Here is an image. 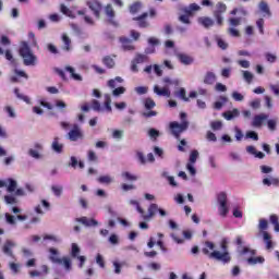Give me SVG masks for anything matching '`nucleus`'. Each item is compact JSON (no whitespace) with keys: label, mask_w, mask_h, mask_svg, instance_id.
Returning a JSON list of instances; mask_svg holds the SVG:
<instances>
[{"label":"nucleus","mask_w":279,"mask_h":279,"mask_svg":"<svg viewBox=\"0 0 279 279\" xmlns=\"http://www.w3.org/2000/svg\"><path fill=\"white\" fill-rule=\"evenodd\" d=\"M178 60L181 62V64H184L185 66H189L195 62V59L186 53L179 52L177 53Z\"/></svg>","instance_id":"11"},{"label":"nucleus","mask_w":279,"mask_h":279,"mask_svg":"<svg viewBox=\"0 0 279 279\" xmlns=\"http://www.w3.org/2000/svg\"><path fill=\"white\" fill-rule=\"evenodd\" d=\"M51 191L56 197H60L62 195L63 187L61 185H52Z\"/></svg>","instance_id":"39"},{"label":"nucleus","mask_w":279,"mask_h":279,"mask_svg":"<svg viewBox=\"0 0 279 279\" xmlns=\"http://www.w3.org/2000/svg\"><path fill=\"white\" fill-rule=\"evenodd\" d=\"M216 43L219 49H222V51H226V49H228V43L223 40L221 37L216 36Z\"/></svg>","instance_id":"35"},{"label":"nucleus","mask_w":279,"mask_h":279,"mask_svg":"<svg viewBox=\"0 0 279 279\" xmlns=\"http://www.w3.org/2000/svg\"><path fill=\"white\" fill-rule=\"evenodd\" d=\"M197 158H199V151L192 150L190 154V159L187 163L195 165L197 162Z\"/></svg>","instance_id":"34"},{"label":"nucleus","mask_w":279,"mask_h":279,"mask_svg":"<svg viewBox=\"0 0 279 279\" xmlns=\"http://www.w3.org/2000/svg\"><path fill=\"white\" fill-rule=\"evenodd\" d=\"M87 5L89 10H92V12L94 13V16H96V19H100L101 10H104V5L101 4V2L97 0H92L87 2Z\"/></svg>","instance_id":"8"},{"label":"nucleus","mask_w":279,"mask_h":279,"mask_svg":"<svg viewBox=\"0 0 279 279\" xmlns=\"http://www.w3.org/2000/svg\"><path fill=\"white\" fill-rule=\"evenodd\" d=\"M147 213L148 214H146V216H143L144 221H149L150 219H154V217H156V213H159L161 217H167V211L162 208H159L158 204L156 203H151L148 206Z\"/></svg>","instance_id":"4"},{"label":"nucleus","mask_w":279,"mask_h":279,"mask_svg":"<svg viewBox=\"0 0 279 279\" xmlns=\"http://www.w3.org/2000/svg\"><path fill=\"white\" fill-rule=\"evenodd\" d=\"M124 93H125V87H123V86L114 88L112 90L113 97H119L120 95H123Z\"/></svg>","instance_id":"55"},{"label":"nucleus","mask_w":279,"mask_h":279,"mask_svg":"<svg viewBox=\"0 0 279 279\" xmlns=\"http://www.w3.org/2000/svg\"><path fill=\"white\" fill-rule=\"evenodd\" d=\"M179 21L184 25H191V19L189 17V14L180 15Z\"/></svg>","instance_id":"56"},{"label":"nucleus","mask_w":279,"mask_h":279,"mask_svg":"<svg viewBox=\"0 0 279 279\" xmlns=\"http://www.w3.org/2000/svg\"><path fill=\"white\" fill-rule=\"evenodd\" d=\"M4 202L7 204H16V198L14 196H11V195H5L4 196Z\"/></svg>","instance_id":"64"},{"label":"nucleus","mask_w":279,"mask_h":279,"mask_svg":"<svg viewBox=\"0 0 279 279\" xmlns=\"http://www.w3.org/2000/svg\"><path fill=\"white\" fill-rule=\"evenodd\" d=\"M92 110H94L95 112H101V104L99 102V100H92Z\"/></svg>","instance_id":"48"},{"label":"nucleus","mask_w":279,"mask_h":279,"mask_svg":"<svg viewBox=\"0 0 279 279\" xmlns=\"http://www.w3.org/2000/svg\"><path fill=\"white\" fill-rule=\"evenodd\" d=\"M147 16H149V13L144 12L140 16L133 17V21H136L137 26L141 29H145V28L149 27V23L147 21Z\"/></svg>","instance_id":"10"},{"label":"nucleus","mask_w":279,"mask_h":279,"mask_svg":"<svg viewBox=\"0 0 279 279\" xmlns=\"http://www.w3.org/2000/svg\"><path fill=\"white\" fill-rule=\"evenodd\" d=\"M259 11L264 14V16H271V11L269 10V4L262 0L259 2Z\"/></svg>","instance_id":"21"},{"label":"nucleus","mask_w":279,"mask_h":279,"mask_svg":"<svg viewBox=\"0 0 279 279\" xmlns=\"http://www.w3.org/2000/svg\"><path fill=\"white\" fill-rule=\"evenodd\" d=\"M204 84L207 86H213L217 82V75L214 72H207L204 76Z\"/></svg>","instance_id":"16"},{"label":"nucleus","mask_w":279,"mask_h":279,"mask_svg":"<svg viewBox=\"0 0 279 279\" xmlns=\"http://www.w3.org/2000/svg\"><path fill=\"white\" fill-rule=\"evenodd\" d=\"M210 128L214 131L221 130V128H223V123L221 121H213L210 123Z\"/></svg>","instance_id":"53"},{"label":"nucleus","mask_w":279,"mask_h":279,"mask_svg":"<svg viewBox=\"0 0 279 279\" xmlns=\"http://www.w3.org/2000/svg\"><path fill=\"white\" fill-rule=\"evenodd\" d=\"M250 106L253 110H258V108H260V99H254L251 101Z\"/></svg>","instance_id":"62"},{"label":"nucleus","mask_w":279,"mask_h":279,"mask_svg":"<svg viewBox=\"0 0 279 279\" xmlns=\"http://www.w3.org/2000/svg\"><path fill=\"white\" fill-rule=\"evenodd\" d=\"M256 26L258 27V29H259V34H265V20H263V19H258L257 21H256Z\"/></svg>","instance_id":"49"},{"label":"nucleus","mask_w":279,"mask_h":279,"mask_svg":"<svg viewBox=\"0 0 279 279\" xmlns=\"http://www.w3.org/2000/svg\"><path fill=\"white\" fill-rule=\"evenodd\" d=\"M130 204H131V206L136 207V210H137V213H140L142 219H143V216H146L145 209H143V207H141V204L138 203V201L131 199Z\"/></svg>","instance_id":"30"},{"label":"nucleus","mask_w":279,"mask_h":279,"mask_svg":"<svg viewBox=\"0 0 279 279\" xmlns=\"http://www.w3.org/2000/svg\"><path fill=\"white\" fill-rule=\"evenodd\" d=\"M39 150H36L34 148H31L28 150V156H31L32 158H36L37 160L40 158V153H38Z\"/></svg>","instance_id":"59"},{"label":"nucleus","mask_w":279,"mask_h":279,"mask_svg":"<svg viewBox=\"0 0 279 279\" xmlns=\"http://www.w3.org/2000/svg\"><path fill=\"white\" fill-rule=\"evenodd\" d=\"M0 45H2V47H10L12 45V41L10 40V38L5 35H2L0 37Z\"/></svg>","instance_id":"43"},{"label":"nucleus","mask_w":279,"mask_h":279,"mask_svg":"<svg viewBox=\"0 0 279 279\" xmlns=\"http://www.w3.org/2000/svg\"><path fill=\"white\" fill-rule=\"evenodd\" d=\"M76 221L78 223H82L86 228H95V227L99 226V222L97 220L88 219L87 217L76 218Z\"/></svg>","instance_id":"12"},{"label":"nucleus","mask_w":279,"mask_h":279,"mask_svg":"<svg viewBox=\"0 0 279 279\" xmlns=\"http://www.w3.org/2000/svg\"><path fill=\"white\" fill-rule=\"evenodd\" d=\"M123 51H134L136 48L132 45V41L128 37H120Z\"/></svg>","instance_id":"14"},{"label":"nucleus","mask_w":279,"mask_h":279,"mask_svg":"<svg viewBox=\"0 0 279 279\" xmlns=\"http://www.w3.org/2000/svg\"><path fill=\"white\" fill-rule=\"evenodd\" d=\"M20 56L23 58V63L25 66H35L38 60L36 54H34L32 51V48H29L27 41L22 43V46L20 47Z\"/></svg>","instance_id":"2"},{"label":"nucleus","mask_w":279,"mask_h":279,"mask_svg":"<svg viewBox=\"0 0 279 279\" xmlns=\"http://www.w3.org/2000/svg\"><path fill=\"white\" fill-rule=\"evenodd\" d=\"M220 247L222 250V253L219 251H208V248H203L202 252L205 254V256H208V258H211L214 260H220V263H223V265H228L230 260H232V256H230V252H228V240L223 239L220 243Z\"/></svg>","instance_id":"1"},{"label":"nucleus","mask_w":279,"mask_h":279,"mask_svg":"<svg viewBox=\"0 0 279 279\" xmlns=\"http://www.w3.org/2000/svg\"><path fill=\"white\" fill-rule=\"evenodd\" d=\"M228 10V7L223 2H218L216 4V10L214 11V17L216 19L217 25L221 26L223 25V14H226V11Z\"/></svg>","instance_id":"5"},{"label":"nucleus","mask_w":279,"mask_h":279,"mask_svg":"<svg viewBox=\"0 0 279 279\" xmlns=\"http://www.w3.org/2000/svg\"><path fill=\"white\" fill-rule=\"evenodd\" d=\"M154 93L159 97H171V92L167 87L160 88L158 85H155Z\"/></svg>","instance_id":"17"},{"label":"nucleus","mask_w":279,"mask_h":279,"mask_svg":"<svg viewBox=\"0 0 279 279\" xmlns=\"http://www.w3.org/2000/svg\"><path fill=\"white\" fill-rule=\"evenodd\" d=\"M14 94L16 95L17 99H22V101H25V104H29L31 102L29 98L27 96L21 94L19 88L14 89Z\"/></svg>","instance_id":"40"},{"label":"nucleus","mask_w":279,"mask_h":279,"mask_svg":"<svg viewBox=\"0 0 279 279\" xmlns=\"http://www.w3.org/2000/svg\"><path fill=\"white\" fill-rule=\"evenodd\" d=\"M265 58H266L267 62H270V64H274V62H276V60H278V57H276V54H274L271 52H267L265 54Z\"/></svg>","instance_id":"54"},{"label":"nucleus","mask_w":279,"mask_h":279,"mask_svg":"<svg viewBox=\"0 0 279 279\" xmlns=\"http://www.w3.org/2000/svg\"><path fill=\"white\" fill-rule=\"evenodd\" d=\"M3 54H4L5 60L11 62V64H16V60H14V56H12V51L5 50V53H4L3 48L0 47V56H3Z\"/></svg>","instance_id":"22"},{"label":"nucleus","mask_w":279,"mask_h":279,"mask_svg":"<svg viewBox=\"0 0 279 279\" xmlns=\"http://www.w3.org/2000/svg\"><path fill=\"white\" fill-rule=\"evenodd\" d=\"M4 217H5V221H7V223H9V226H16V218L14 216L7 213L4 215Z\"/></svg>","instance_id":"42"},{"label":"nucleus","mask_w":279,"mask_h":279,"mask_svg":"<svg viewBox=\"0 0 279 279\" xmlns=\"http://www.w3.org/2000/svg\"><path fill=\"white\" fill-rule=\"evenodd\" d=\"M47 49L50 53H53L54 56L59 53L58 48L53 44H48Z\"/></svg>","instance_id":"63"},{"label":"nucleus","mask_w":279,"mask_h":279,"mask_svg":"<svg viewBox=\"0 0 279 279\" xmlns=\"http://www.w3.org/2000/svg\"><path fill=\"white\" fill-rule=\"evenodd\" d=\"M96 263L99 265V267H101V269L106 267V262L104 260V256H101V254L96 256Z\"/></svg>","instance_id":"57"},{"label":"nucleus","mask_w":279,"mask_h":279,"mask_svg":"<svg viewBox=\"0 0 279 279\" xmlns=\"http://www.w3.org/2000/svg\"><path fill=\"white\" fill-rule=\"evenodd\" d=\"M122 178L125 180V182H136L138 180V177L136 174H132L131 172H122Z\"/></svg>","instance_id":"27"},{"label":"nucleus","mask_w":279,"mask_h":279,"mask_svg":"<svg viewBox=\"0 0 279 279\" xmlns=\"http://www.w3.org/2000/svg\"><path fill=\"white\" fill-rule=\"evenodd\" d=\"M133 61L136 64H143V62H147V56L146 54H136V57Z\"/></svg>","instance_id":"46"},{"label":"nucleus","mask_w":279,"mask_h":279,"mask_svg":"<svg viewBox=\"0 0 279 279\" xmlns=\"http://www.w3.org/2000/svg\"><path fill=\"white\" fill-rule=\"evenodd\" d=\"M147 90L148 88L146 86L135 87V93H137V95H147Z\"/></svg>","instance_id":"58"},{"label":"nucleus","mask_w":279,"mask_h":279,"mask_svg":"<svg viewBox=\"0 0 279 279\" xmlns=\"http://www.w3.org/2000/svg\"><path fill=\"white\" fill-rule=\"evenodd\" d=\"M144 107L146 110H154V108H156V101L151 98H146L144 100Z\"/></svg>","instance_id":"32"},{"label":"nucleus","mask_w":279,"mask_h":279,"mask_svg":"<svg viewBox=\"0 0 279 279\" xmlns=\"http://www.w3.org/2000/svg\"><path fill=\"white\" fill-rule=\"evenodd\" d=\"M62 43H63V50L64 51H71V38L69 37V35L63 34L62 35Z\"/></svg>","instance_id":"28"},{"label":"nucleus","mask_w":279,"mask_h":279,"mask_svg":"<svg viewBox=\"0 0 279 279\" xmlns=\"http://www.w3.org/2000/svg\"><path fill=\"white\" fill-rule=\"evenodd\" d=\"M71 256L72 258H77V256H80V246L75 243H72Z\"/></svg>","instance_id":"44"},{"label":"nucleus","mask_w":279,"mask_h":279,"mask_svg":"<svg viewBox=\"0 0 279 279\" xmlns=\"http://www.w3.org/2000/svg\"><path fill=\"white\" fill-rule=\"evenodd\" d=\"M105 14L108 19L107 21L109 25H113V27H119V22L114 20L117 13L114 12V8H112V4H107L105 7Z\"/></svg>","instance_id":"7"},{"label":"nucleus","mask_w":279,"mask_h":279,"mask_svg":"<svg viewBox=\"0 0 279 279\" xmlns=\"http://www.w3.org/2000/svg\"><path fill=\"white\" fill-rule=\"evenodd\" d=\"M61 260H62V264H61V265H63V267H64L68 271H71V258H69V257H63V258H61Z\"/></svg>","instance_id":"52"},{"label":"nucleus","mask_w":279,"mask_h":279,"mask_svg":"<svg viewBox=\"0 0 279 279\" xmlns=\"http://www.w3.org/2000/svg\"><path fill=\"white\" fill-rule=\"evenodd\" d=\"M15 245H16V242L12 240H7L2 245V253L5 256H9L10 258H14V252L12 250H14Z\"/></svg>","instance_id":"9"},{"label":"nucleus","mask_w":279,"mask_h":279,"mask_svg":"<svg viewBox=\"0 0 279 279\" xmlns=\"http://www.w3.org/2000/svg\"><path fill=\"white\" fill-rule=\"evenodd\" d=\"M9 185H8V192L14 193L16 191V181L14 179H8Z\"/></svg>","instance_id":"41"},{"label":"nucleus","mask_w":279,"mask_h":279,"mask_svg":"<svg viewBox=\"0 0 279 279\" xmlns=\"http://www.w3.org/2000/svg\"><path fill=\"white\" fill-rule=\"evenodd\" d=\"M141 8H143V4L141 2H133L130 7H129V12L131 14H137V12H141Z\"/></svg>","instance_id":"26"},{"label":"nucleus","mask_w":279,"mask_h":279,"mask_svg":"<svg viewBox=\"0 0 279 279\" xmlns=\"http://www.w3.org/2000/svg\"><path fill=\"white\" fill-rule=\"evenodd\" d=\"M52 149L56 154H62V149H64V145L60 144L59 138L54 137L52 142Z\"/></svg>","instance_id":"23"},{"label":"nucleus","mask_w":279,"mask_h":279,"mask_svg":"<svg viewBox=\"0 0 279 279\" xmlns=\"http://www.w3.org/2000/svg\"><path fill=\"white\" fill-rule=\"evenodd\" d=\"M65 71L71 74V78L75 80V82H82V75L75 73V69L73 66L68 65L65 66Z\"/></svg>","instance_id":"24"},{"label":"nucleus","mask_w":279,"mask_h":279,"mask_svg":"<svg viewBox=\"0 0 279 279\" xmlns=\"http://www.w3.org/2000/svg\"><path fill=\"white\" fill-rule=\"evenodd\" d=\"M169 128L172 136H174V138H180L182 132L189 130V121H183L181 123L173 121L170 122Z\"/></svg>","instance_id":"3"},{"label":"nucleus","mask_w":279,"mask_h":279,"mask_svg":"<svg viewBox=\"0 0 279 279\" xmlns=\"http://www.w3.org/2000/svg\"><path fill=\"white\" fill-rule=\"evenodd\" d=\"M102 64H105L107 69H114V59H112L110 56H106L102 58Z\"/></svg>","instance_id":"29"},{"label":"nucleus","mask_w":279,"mask_h":279,"mask_svg":"<svg viewBox=\"0 0 279 279\" xmlns=\"http://www.w3.org/2000/svg\"><path fill=\"white\" fill-rule=\"evenodd\" d=\"M199 25H203L206 29L213 27L215 25V21L208 16L198 17Z\"/></svg>","instance_id":"18"},{"label":"nucleus","mask_w":279,"mask_h":279,"mask_svg":"<svg viewBox=\"0 0 279 279\" xmlns=\"http://www.w3.org/2000/svg\"><path fill=\"white\" fill-rule=\"evenodd\" d=\"M264 186H279V179L276 177L263 179Z\"/></svg>","instance_id":"19"},{"label":"nucleus","mask_w":279,"mask_h":279,"mask_svg":"<svg viewBox=\"0 0 279 279\" xmlns=\"http://www.w3.org/2000/svg\"><path fill=\"white\" fill-rule=\"evenodd\" d=\"M219 205L228 204V194L226 192H220L217 196Z\"/></svg>","instance_id":"37"},{"label":"nucleus","mask_w":279,"mask_h":279,"mask_svg":"<svg viewBox=\"0 0 279 279\" xmlns=\"http://www.w3.org/2000/svg\"><path fill=\"white\" fill-rule=\"evenodd\" d=\"M263 238H264V243L266 244V250H272L274 242L271 241V234H269V232L267 231H264Z\"/></svg>","instance_id":"20"},{"label":"nucleus","mask_w":279,"mask_h":279,"mask_svg":"<svg viewBox=\"0 0 279 279\" xmlns=\"http://www.w3.org/2000/svg\"><path fill=\"white\" fill-rule=\"evenodd\" d=\"M248 265H258L265 263L264 257H248L247 258Z\"/></svg>","instance_id":"36"},{"label":"nucleus","mask_w":279,"mask_h":279,"mask_svg":"<svg viewBox=\"0 0 279 279\" xmlns=\"http://www.w3.org/2000/svg\"><path fill=\"white\" fill-rule=\"evenodd\" d=\"M49 260H51V263H56L57 265H62V258H59L60 253L58 252V250L51 247L49 248Z\"/></svg>","instance_id":"15"},{"label":"nucleus","mask_w":279,"mask_h":279,"mask_svg":"<svg viewBox=\"0 0 279 279\" xmlns=\"http://www.w3.org/2000/svg\"><path fill=\"white\" fill-rule=\"evenodd\" d=\"M222 117H225L227 121H232V119H235V117H239V109H233L232 111H226L222 113Z\"/></svg>","instance_id":"25"},{"label":"nucleus","mask_w":279,"mask_h":279,"mask_svg":"<svg viewBox=\"0 0 279 279\" xmlns=\"http://www.w3.org/2000/svg\"><path fill=\"white\" fill-rule=\"evenodd\" d=\"M87 160L89 162H97V160H98L97 154H95L94 150H88Z\"/></svg>","instance_id":"51"},{"label":"nucleus","mask_w":279,"mask_h":279,"mask_svg":"<svg viewBox=\"0 0 279 279\" xmlns=\"http://www.w3.org/2000/svg\"><path fill=\"white\" fill-rule=\"evenodd\" d=\"M232 97L234 101H243V99H245V97L239 92H233Z\"/></svg>","instance_id":"61"},{"label":"nucleus","mask_w":279,"mask_h":279,"mask_svg":"<svg viewBox=\"0 0 279 279\" xmlns=\"http://www.w3.org/2000/svg\"><path fill=\"white\" fill-rule=\"evenodd\" d=\"M246 138H252V141H258V133L255 131H248L246 133Z\"/></svg>","instance_id":"60"},{"label":"nucleus","mask_w":279,"mask_h":279,"mask_svg":"<svg viewBox=\"0 0 279 279\" xmlns=\"http://www.w3.org/2000/svg\"><path fill=\"white\" fill-rule=\"evenodd\" d=\"M229 213L228 204L219 205V215L221 217H227Z\"/></svg>","instance_id":"47"},{"label":"nucleus","mask_w":279,"mask_h":279,"mask_svg":"<svg viewBox=\"0 0 279 279\" xmlns=\"http://www.w3.org/2000/svg\"><path fill=\"white\" fill-rule=\"evenodd\" d=\"M269 119L268 114L260 113L253 118L252 125L253 128H260L263 125L264 121H267Z\"/></svg>","instance_id":"13"},{"label":"nucleus","mask_w":279,"mask_h":279,"mask_svg":"<svg viewBox=\"0 0 279 279\" xmlns=\"http://www.w3.org/2000/svg\"><path fill=\"white\" fill-rule=\"evenodd\" d=\"M69 141H72L73 143L77 141H82L84 138V132H82V129H80V125L74 124L72 130L68 133Z\"/></svg>","instance_id":"6"},{"label":"nucleus","mask_w":279,"mask_h":279,"mask_svg":"<svg viewBox=\"0 0 279 279\" xmlns=\"http://www.w3.org/2000/svg\"><path fill=\"white\" fill-rule=\"evenodd\" d=\"M243 77L247 84H252V81L254 80V74H252L250 71H243Z\"/></svg>","instance_id":"50"},{"label":"nucleus","mask_w":279,"mask_h":279,"mask_svg":"<svg viewBox=\"0 0 279 279\" xmlns=\"http://www.w3.org/2000/svg\"><path fill=\"white\" fill-rule=\"evenodd\" d=\"M269 228V222L265 218L259 219L258 230L263 233Z\"/></svg>","instance_id":"33"},{"label":"nucleus","mask_w":279,"mask_h":279,"mask_svg":"<svg viewBox=\"0 0 279 279\" xmlns=\"http://www.w3.org/2000/svg\"><path fill=\"white\" fill-rule=\"evenodd\" d=\"M98 182L100 184H111L112 179H111L110 175H101V177L98 178Z\"/></svg>","instance_id":"45"},{"label":"nucleus","mask_w":279,"mask_h":279,"mask_svg":"<svg viewBox=\"0 0 279 279\" xmlns=\"http://www.w3.org/2000/svg\"><path fill=\"white\" fill-rule=\"evenodd\" d=\"M112 98L110 97V94L105 95V108L107 112H112Z\"/></svg>","instance_id":"31"},{"label":"nucleus","mask_w":279,"mask_h":279,"mask_svg":"<svg viewBox=\"0 0 279 279\" xmlns=\"http://www.w3.org/2000/svg\"><path fill=\"white\" fill-rule=\"evenodd\" d=\"M270 223L275 227V232H279V221H278V215L272 214L270 215Z\"/></svg>","instance_id":"38"}]
</instances>
